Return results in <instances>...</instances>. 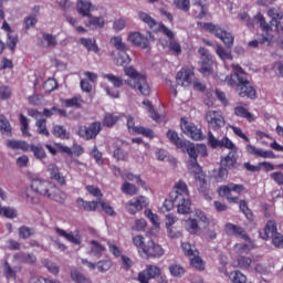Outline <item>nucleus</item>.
I'll return each instance as SVG.
<instances>
[{
  "label": "nucleus",
  "mask_w": 283,
  "mask_h": 283,
  "mask_svg": "<svg viewBox=\"0 0 283 283\" xmlns=\"http://www.w3.org/2000/svg\"><path fill=\"white\" fill-rule=\"evenodd\" d=\"M186 150L188 156L191 158L189 164V170L195 176V180L198 185V190L202 193L206 200H211V196H209V184L207 179H205V172H202V168L198 165V156L205 158L207 156V145L205 144H193L191 142H187Z\"/></svg>",
  "instance_id": "f257e3e1"
},
{
  "label": "nucleus",
  "mask_w": 283,
  "mask_h": 283,
  "mask_svg": "<svg viewBox=\"0 0 283 283\" xmlns=\"http://www.w3.org/2000/svg\"><path fill=\"white\" fill-rule=\"evenodd\" d=\"M31 189L34 191V193L49 198L50 200H54V202H59L60 205H63V202L67 200V195L59 189L54 182L48 179H32Z\"/></svg>",
  "instance_id": "f03ea898"
},
{
  "label": "nucleus",
  "mask_w": 283,
  "mask_h": 283,
  "mask_svg": "<svg viewBox=\"0 0 283 283\" xmlns=\"http://www.w3.org/2000/svg\"><path fill=\"white\" fill-rule=\"evenodd\" d=\"M208 145L212 147V149H218L224 147L229 149V154L221 158V167L224 169H231L235 167V163H238V146L229 137H223L222 139L216 138L213 133H208Z\"/></svg>",
  "instance_id": "7ed1b4c3"
},
{
  "label": "nucleus",
  "mask_w": 283,
  "mask_h": 283,
  "mask_svg": "<svg viewBox=\"0 0 283 283\" xmlns=\"http://www.w3.org/2000/svg\"><path fill=\"white\" fill-rule=\"evenodd\" d=\"M268 15L272 18L270 24L266 23V20H264V15H262L261 13H258L254 17V20L259 22L261 30H263V32H266L268 34V36H264L261 40V43L263 45H271V43H273L274 38L273 35H271V32H277L280 36H283V28L280 25L279 22L280 20H282V13L275 12V9H270L268 11Z\"/></svg>",
  "instance_id": "20e7f679"
},
{
  "label": "nucleus",
  "mask_w": 283,
  "mask_h": 283,
  "mask_svg": "<svg viewBox=\"0 0 283 283\" xmlns=\"http://www.w3.org/2000/svg\"><path fill=\"white\" fill-rule=\"evenodd\" d=\"M233 74L226 77V83L230 87H239V96L241 98H255V88L251 86V83L244 78V71L238 64H232Z\"/></svg>",
  "instance_id": "39448f33"
},
{
  "label": "nucleus",
  "mask_w": 283,
  "mask_h": 283,
  "mask_svg": "<svg viewBox=\"0 0 283 283\" xmlns=\"http://www.w3.org/2000/svg\"><path fill=\"white\" fill-rule=\"evenodd\" d=\"M124 74L128 78L124 80L125 85H128L132 90H138L143 96H149L151 94V88L149 83H147V77L140 74L134 66L124 67Z\"/></svg>",
  "instance_id": "423d86ee"
},
{
  "label": "nucleus",
  "mask_w": 283,
  "mask_h": 283,
  "mask_svg": "<svg viewBox=\"0 0 283 283\" xmlns=\"http://www.w3.org/2000/svg\"><path fill=\"white\" fill-rule=\"evenodd\" d=\"M200 227H209V218L202 210H195L192 216L184 220V229L191 235L200 233Z\"/></svg>",
  "instance_id": "0eeeda50"
},
{
  "label": "nucleus",
  "mask_w": 283,
  "mask_h": 283,
  "mask_svg": "<svg viewBox=\"0 0 283 283\" xmlns=\"http://www.w3.org/2000/svg\"><path fill=\"white\" fill-rule=\"evenodd\" d=\"M159 32L165 34L169 39L167 41L166 39H160L159 43L163 45V48H168L170 52H172L176 56H179V54H182V46H180V43L178 41L174 40V31H171L169 28H167L165 24L159 25Z\"/></svg>",
  "instance_id": "6e6552de"
},
{
  "label": "nucleus",
  "mask_w": 283,
  "mask_h": 283,
  "mask_svg": "<svg viewBox=\"0 0 283 283\" xmlns=\"http://www.w3.org/2000/svg\"><path fill=\"white\" fill-rule=\"evenodd\" d=\"M203 30L210 32V34H214L217 39H220V41H222L226 48H233V41H235V38L231 32H227L222 28L213 23H205Z\"/></svg>",
  "instance_id": "1a4fd4ad"
},
{
  "label": "nucleus",
  "mask_w": 283,
  "mask_h": 283,
  "mask_svg": "<svg viewBox=\"0 0 283 283\" xmlns=\"http://www.w3.org/2000/svg\"><path fill=\"white\" fill-rule=\"evenodd\" d=\"M103 78L113 85L108 86L107 83L103 84L107 96H111V98H120V91H118V88L124 85L125 81L114 74H103Z\"/></svg>",
  "instance_id": "9d476101"
},
{
  "label": "nucleus",
  "mask_w": 283,
  "mask_h": 283,
  "mask_svg": "<svg viewBox=\"0 0 283 283\" xmlns=\"http://www.w3.org/2000/svg\"><path fill=\"white\" fill-rule=\"evenodd\" d=\"M219 196L226 198L228 202H238V196L244 191V186L240 184H229L227 186H221L218 189Z\"/></svg>",
  "instance_id": "9b49d317"
},
{
  "label": "nucleus",
  "mask_w": 283,
  "mask_h": 283,
  "mask_svg": "<svg viewBox=\"0 0 283 283\" xmlns=\"http://www.w3.org/2000/svg\"><path fill=\"white\" fill-rule=\"evenodd\" d=\"M206 122L208 123L209 129H213V132H218V129H222L226 125L224 115L220 111H208L206 113Z\"/></svg>",
  "instance_id": "f8f14e48"
},
{
  "label": "nucleus",
  "mask_w": 283,
  "mask_h": 283,
  "mask_svg": "<svg viewBox=\"0 0 283 283\" xmlns=\"http://www.w3.org/2000/svg\"><path fill=\"white\" fill-rule=\"evenodd\" d=\"M181 130L186 136L191 138L192 140H202L205 136L202 135V130L198 128L197 125H195L191 122H188L187 118H181V124H180Z\"/></svg>",
  "instance_id": "ddd939ff"
},
{
  "label": "nucleus",
  "mask_w": 283,
  "mask_h": 283,
  "mask_svg": "<svg viewBox=\"0 0 283 283\" xmlns=\"http://www.w3.org/2000/svg\"><path fill=\"white\" fill-rule=\"evenodd\" d=\"M101 123L99 122H94L90 126H82L77 130V134L80 138H83L84 140H92L101 134Z\"/></svg>",
  "instance_id": "4468645a"
},
{
  "label": "nucleus",
  "mask_w": 283,
  "mask_h": 283,
  "mask_svg": "<svg viewBox=\"0 0 283 283\" xmlns=\"http://www.w3.org/2000/svg\"><path fill=\"white\" fill-rule=\"evenodd\" d=\"M125 207L128 213H132L134 216L138 213V211H143L145 207H149V198L145 196L133 198L125 205Z\"/></svg>",
  "instance_id": "2eb2a0df"
},
{
  "label": "nucleus",
  "mask_w": 283,
  "mask_h": 283,
  "mask_svg": "<svg viewBox=\"0 0 283 283\" xmlns=\"http://www.w3.org/2000/svg\"><path fill=\"white\" fill-rule=\"evenodd\" d=\"M165 250L163 247L153 240L146 242V248L143 249V258H163Z\"/></svg>",
  "instance_id": "dca6fc26"
},
{
  "label": "nucleus",
  "mask_w": 283,
  "mask_h": 283,
  "mask_svg": "<svg viewBox=\"0 0 283 283\" xmlns=\"http://www.w3.org/2000/svg\"><path fill=\"white\" fill-rule=\"evenodd\" d=\"M176 83L180 87H189L193 83V69H182L177 72Z\"/></svg>",
  "instance_id": "f3484780"
},
{
  "label": "nucleus",
  "mask_w": 283,
  "mask_h": 283,
  "mask_svg": "<svg viewBox=\"0 0 283 283\" xmlns=\"http://www.w3.org/2000/svg\"><path fill=\"white\" fill-rule=\"evenodd\" d=\"M127 127L129 134H142V136H145L146 138H155L156 135L154 134V130L149 128H145L143 126H134V117L127 116Z\"/></svg>",
  "instance_id": "a211bd4d"
},
{
  "label": "nucleus",
  "mask_w": 283,
  "mask_h": 283,
  "mask_svg": "<svg viewBox=\"0 0 283 283\" xmlns=\"http://www.w3.org/2000/svg\"><path fill=\"white\" fill-rule=\"evenodd\" d=\"M170 198L172 200L180 198H189V188L185 181H177L170 192Z\"/></svg>",
  "instance_id": "6ab92c4d"
},
{
  "label": "nucleus",
  "mask_w": 283,
  "mask_h": 283,
  "mask_svg": "<svg viewBox=\"0 0 283 283\" xmlns=\"http://www.w3.org/2000/svg\"><path fill=\"white\" fill-rule=\"evenodd\" d=\"M82 264L87 265L90 271H94V269H97L99 273H107V271L112 269V260H101L97 263H93L87 261L86 259H83Z\"/></svg>",
  "instance_id": "aec40b11"
},
{
  "label": "nucleus",
  "mask_w": 283,
  "mask_h": 283,
  "mask_svg": "<svg viewBox=\"0 0 283 283\" xmlns=\"http://www.w3.org/2000/svg\"><path fill=\"white\" fill-rule=\"evenodd\" d=\"M241 239L243 240V243H237L233 248L234 253L238 255H244L255 247L249 235L242 234Z\"/></svg>",
  "instance_id": "412c9836"
},
{
  "label": "nucleus",
  "mask_w": 283,
  "mask_h": 283,
  "mask_svg": "<svg viewBox=\"0 0 283 283\" xmlns=\"http://www.w3.org/2000/svg\"><path fill=\"white\" fill-rule=\"evenodd\" d=\"M55 231L57 235L65 238L67 242H72V244H81L83 242V237H81L78 230L67 232L61 228H56Z\"/></svg>",
  "instance_id": "4be33fe9"
},
{
  "label": "nucleus",
  "mask_w": 283,
  "mask_h": 283,
  "mask_svg": "<svg viewBox=\"0 0 283 283\" xmlns=\"http://www.w3.org/2000/svg\"><path fill=\"white\" fill-rule=\"evenodd\" d=\"M127 41L133 45H137V48H142L143 50H149V40L138 32L129 33Z\"/></svg>",
  "instance_id": "5701e85b"
},
{
  "label": "nucleus",
  "mask_w": 283,
  "mask_h": 283,
  "mask_svg": "<svg viewBox=\"0 0 283 283\" xmlns=\"http://www.w3.org/2000/svg\"><path fill=\"white\" fill-rule=\"evenodd\" d=\"M120 140H115L112 144H109L108 146V150L112 151L114 158H116V160H128L129 159V154H127V151L123 150L120 148Z\"/></svg>",
  "instance_id": "b1692460"
},
{
  "label": "nucleus",
  "mask_w": 283,
  "mask_h": 283,
  "mask_svg": "<svg viewBox=\"0 0 283 283\" xmlns=\"http://www.w3.org/2000/svg\"><path fill=\"white\" fill-rule=\"evenodd\" d=\"M174 200L176 202L178 213H180L181 216H187V213H191V200L189 199V197H179V199Z\"/></svg>",
  "instance_id": "393cba45"
},
{
  "label": "nucleus",
  "mask_w": 283,
  "mask_h": 283,
  "mask_svg": "<svg viewBox=\"0 0 283 283\" xmlns=\"http://www.w3.org/2000/svg\"><path fill=\"white\" fill-rule=\"evenodd\" d=\"M234 114L239 118H247L249 123L255 122V115L249 112V108H247V104H238L234 107Z\"/></svg>",
  "instance_id": "a878e982"
},
{
  "label": "nucleus",
  "mask_w": 283,
  "mask_h": 283,
  "mask_svg": "<svg viewBox=\"0 0 283 283\" xmlns=\"http://www.w3.org/2000/svg\"><path fill=\"white\" fill-rule=\"evenodd\" d=\"M7 147L9 149H21V151H31L32 145L25 140L9 139L7 140Z\"/></svg>",
  "instance_id": "bb28decb"
},
{
  "label": "nucleus",
  "mask_w": 283,
  "mask_h": 283,
  "mask_svg": "<svg viewBox=\"0 0 283 283\" xmlns=\"http://www.w3.org/2000/svg\"><path fill=\"white\" fill-rule=\"evenodd\" d=\"M48 171L52 178V180H55L59 185H65V176L59 171V167L54 164H50L48 166Z\"/></svg>",
  "instance_id": "cd10ccee"
},
{
  "label": "nucleus",
  "mask_w": 283,
  "mask_h": 283,
  "mask_svg": "<svg viewBox=\"0 0 283 283\" xmlns=\"http://www.w3.org/2000/svg\"><path fill=\"white\" fill-rule=\"evenodd\" d=\"M277 233V226H275V221H268L263 231L260 232V238L262 240H269V238H273Z\"/></svg>",
  "instance_id": "c85d7f7f"
},
{
  "label": "nucleus",
  "mask_w": 283,
  "mask_h": 283,
  "mask_svg": "<svg viewBox=\"0 0 283 283\" xmlns=\"http://www.w3.org/2000/svg\"><path fill=\"white\" fill-rule=\"evenodd\" d=\"M199 72L203 74V76H211L213 74V59L210 57L207 60H200L199 62Z\"/></svg>",
  "instance_id": "c756f323"
},
{
  "label": "nucleus",
  "mask_w": 283,
  "mask_h": 283,
  "mask_svg": "<svg viewBox=\"0 0 283 283\" xmlns=\"http://www.w3.org/2000/svg\"><path fill=\"white\" fill-rule=\"evenodd\" d=\"M39 45L41 48H56V36L50 33H42L39 40Z\"/></svg>",
  "instance_id": "7c9ffc66"
},
{
  "label": "nucleus",
  "mask_w": 283,
  "mask_h": 283,
  "mask_svg": "<svg viewBox=\"0 0 283 283\" xmlns=\"http://www.w3.org/2000/svg\"><path fill=\"white\" fill-rule=\"evenodd\" d=\"M167 138L168 140H170V143H172V145H176L178 149H187V143L180 139L178 133H176L175 130H168Z\"/></svg>",
  "instance_id": "2f4dec72"
},
{
  "label": "nucleus",
  "mask_w": 283,
  "mask_h": 283,
  "mask_svg": "<svg viewBox=\"0 0 283 283\" xmlns=\"http://www.w3.org/2000/svg\"><path fill=\"white\" fill-rule=\"evenodd\" d=\"M76 9L78 14H82L83 17H90L92 2H90V0H77Z\"/></svg>",
  "instance_id": "473e14b6"
},
{
  "label": "nucleus",
  "mask_w": 283,
  "mask_h": 283,
  "mask_svg": "<svg viewBox=\"0 0 283 283\" xmlns=\"http://www.w3.org/2000/svg\"><path fill=\"white\" fill-rule=\"evenodd\" d=\"M143 107L144 109H146L148 116H150L153 120H155L156 123H160V120H163V116L158 115V113L154 111V105L151 104V102H149V99H145L143 102Z\"/></svg>",
  "instance_id": "72a5a7b5"
},
{
  "label": "nucleus",
  "mask_w": 283,
  "mask_h": 283,
  "mask_svg": "<svg viewBox=\"0 0 283 283\" xmlns=\"http://www.w3.org/2000/svg\"><path fill=\"white\" fill-rule=\"evenodd\" d=\"M45 147L53 156H55V154H59V151H61L62 154H72V149L67 146H63V144H46Z\"/></svg>",
  "instance_id": "f704fd0d"
},
{
  "label": "nucleus",
  "mask_w": 283,
  "mask_h": 283,
  "mask_svg": "<svg viewBox=\"0 0 283 283\" xmlns=\"http://www.w3.org/2000/svg\"><path fill=\"white\" fill-rule=\"evenodd\" d=\"M90 251L92 255H95V258H101L103 253H105V245L98 243V241H90Z\"/></svg>",
  "instance_id": "c9c22d12"
},
{
  "label": "nucleus",
  "mask_w": 283,
  "mask_h": 283,
  "mask_svg": "<svg viewBox=\"0 0 283 283\" xmlns=\"http://www.w3.org/2000/svg\"><path fill=\"white\" fill-rule=\"evenodd\" d=\"M189 260H190V266H192L193 269H197V271H205L206 263L202 260V258H200V252H197L196 254L190 256Z\"/></svg>",
  "instance_id": "e433bc0d"
},
{
  "label": "nucleus",
  "mask_w": 283,
  "mask_h": 283,
  "mask_svg": "<svg viewBox=\"0 0 283 283\" xmlns=\"http://www.w3.org/2000/svg\"><path fill=\"white\" fill-rule=\"evenodd\" d=\"M139 19L143 21V23H146V25L150 27L151 29L158 28V30H160V25H163V23L158 24V22H156L155 19L146 12H139Z\"/></svg>",
  "instance_id": "4c0bfd02"
},
{
  "label": "nucleus",
  "mask_w": 283,
  "mask_h": 283,
  "mask_svg": "<svg viewBox=\"0 0 283 283\" xmlns=\"http://www.w3.org/2000/svg\"><path fill=\"white\" fill-rule=\"evenodd\" d=\"M214 52L219 56V59H221V61H233V54H231V51H228L220 44L216 45Z\"/></svg>",
  "instance_id": "58836bf2"
},
{
  "label": "nucleus",
  "mask_w": 283,
  "mask_h": 283,
  "mask_svg": "<svg viewBox=\"0 0 283 283\" xmlns=\"http://www.w3.org/2000/svg\"><path fill=\"white\" fill-rule=\"evenodd\" d=\"M52 134L55 138H61L62 140H67V138H70V133L61 125H54Z\"/></svg>",
  "instance_id": "ea45409f"
},
{
  "label": "nucleus",
  "mask_w": 283,
  "mask_h": 283,
  "mask_svg": "<svg viewBox=\"0 0 283 283\" xmlns=\"http://www.w3.org/2000/svg\"><path fill=\"white\" fill-rule=\"evenodd\" d=\"M20 129L24 138H30L32 134L30 133V119L25 115H20Z\"/></svg>",
  "instance_id": "a19ab883"
},
{
  "label": "nucleus",
  "mask_w": 283,
  "mask_h": 283,
  "mask_svg": "<svg viewBox=\"0 0 283 283\" xmlns=\"http://www.w3.org/2000/svg\"><path fill=\"white\" fill-rule=\"evenodd\" d=\"M232 283H247V275L235 270L231 273L226 274Z\"/></svg>",
  "instance_id": "79ce46f5"
},
{
  "label": "nucleus",
  "mask_w": 283,
  "mask_h": 283,
  "mask_svg": "<svg viewBox=\"0 0 283 283\" xmlns=\"http://www.w3.org/2000/svg\"><path fill=\"white\" fill-rule=\"evenodd\" d=\"M133 244L137 249L139 255H143V250L147 248V242H145V237L140 234L133 237Z\"/></svg>",
  "instance_id": "37998d69"
},
{
  "label": "nucleus",
  "mask_w": 283,
  "mask_h": 283,
  "mask_svg": "<svg viewBox=\"0 0 283 283\" xmlns=\"http://www.w3.org/2000/svg\"><path fill=\"white\" fill-rule=\"evenodd\" d=\"M111 45L118 50V52H127V44L123 42V38L120 35L113 36L111 39Z\"/></svg>",
  "instance_id": "c03bdc74"
},
{
  "label": "nucleus",
  "mask_w": 283,
  "mask_h": 283,
  "mask_svg": "<svg viewBox=\"0 0 283 283\" xmlns=\"http://www.w3.org/2000/svg\"><path fill=\"white\" fill-rule=\"evenodd\" d=\"M77 207L84 209V211H96L98 202L96 201H85L83 199H77Z\"/></svg>",
  "instance_id": "a18cd8bd"
},
{
  "label": "nucleus",
  "mask_w": 283,
  "mask_h": 283,
  "mask_svg": "<svg viewBox=\"0 0 283 283\" xmlns=\"http://www.w3.org/2000/svg\"><path fill=\"white\" fill-rule=\"evenodd\" d=\"M144 216L146 218H148V220H150L153 227H155V229H160V217H158V214L154 213V211H151V209H146L144 211Z\"/></svg>",
  "instance_id": "49530a36"
},
{
  "label": "nucleus",
  "mask_w": 283,
  "mask_h": 283,
  "mask_svg": "<svg viewBox=\"0 0 283 283\" xmlns=\"http://www.w3.org/2000/svg\"><path fill=\"white\" fill-rule=\"evenodd\" d=\"M226 233H228V235H240V238H242V235H247L242 228L232 223L226 224Z\"/></svg>",
  "instance_id": "de8ad7c7"
},
{
  "label": "nucleus",
  "mask_w": 283,
  "mask_h": 283,
  "mask_svg": "<svg viewBox=\"0 0 283 283\" xmlns=\"http://www.w3.org/2000/svg\"><path fill=\"white\" fill-rule=\"evenodd\" d=\"M251 259L247 256H239L238 260L232 262L234 269H249L251 266Z\"/></svg>",
  "instance_id": "09e8293b"
},
{
  "label": "nucleus",
  "mask_w": 283,
  "mask_h": 283,
  "mask_svg": "<svg viewBox=\"0 0 283 283\" xmlns=\"http://www.w3.org/2000/svg\"><path fill=\"white\" fill-rule=\"evenodd\" d=\"M168 271L172 277H182L185 275V268L178 263L169 265Z\"/></svg>",
  "instance_id": "8fccbe9b"
},
{
  "label": "nucleus",
  "mask_w": 283,
  "mask_h": 283,
  "mask_svg": "<svg viewBox=\"0 0 283 283\" xmlns=\"http://www.w3.org/2000/svg\"><path fill=\"white\" fill-rule=\"evenodd\" d=\"M81 43L88 50V52H95V54H97L98 45L96 44V40L82 38Z\"/></svg>",
  "instance_id": "3c124183"
},
{
  "label": "nucleus",
  "mask_w": 283,
  "mask_h": 283,
  "mask_svg": "<svg viewBox=\"0 0 283 283\" xmlns=\"http://www.w3.org/2000/svg\"><path fill=\"white\" fill-rule=\"evenodd\" d=\"M0 132L4 136L12 134V126H10V122H8L3 115H0Z\"/></svg>",
  "instance_id": "603ef678"
},
{
  "label": "nucleus",
  "mask_w": 283,
  "mask_h": 283,
  "mask_svg": "<svg viewBox=\"0 0 283 283\" xmlns=\"http://www.w3.org/2000/svg\"><path fill=\"white\" fill-rule=\"evenodd\" d=\"M105 25V20L103 18L93 17L90 18L86 23V28H91V30H96V28H103Z\"/></svg>",
  "instance_id": "864d4df0"
},
{
  "label": "nucleus",
  "mask_w": 283,
  "mask_h": 283,
  "mask_svg": "<svg viewBox=\"0 0 283 283\" xmlns=\"http://www.w3.org/2000/svg\"><path fill=\"white\" fill-rule=\"evenodd\" d=\"M31 151H32L34 158H36V160H45V158L48 156L45 154V149H43V147L36 146L34 144L31 145Z\"/></svg>",
  "instance_id": "5fc2aeb1"
},
{
  "label": "nucleus",
  "mask_w": 283,
  "mask_h": 283,
  "mask_svg": "<svg viewBox=\"0 0 283 283\" xmlns=\"http://www.w3.org/2000/svg\"><path fill=\"white\" fill-rule=\"evenodd\" d=\"M122 178L123 180H130L132 182H136V185H140V187H145V181L140 179V176H136L132 172H123Z\"/></svg>",
  "instance_id": "6e6d98bb"
},
{
  "label": "nucleus",
  "mask_w": 283,
  "mask_h": 283,
  "mask_svg": "<svg viewBox=\"0 0 283 283\" xmlns=\"http://www.w3.org/2000/svg\"><path fill=\"white\" fill-rule=\"evenodd\" d=\"M71 280H73V282L75 283H91L88 277H86L85 275H83V273L76 270H73L71 272Z\"/></svg>",
  "instance_id": "4d7b16f0"
},
{
  "label": "nucleus",
  "mask_w": 283,
  "mask_h": 283,
  "mask_svg": "<svg viewBox=\"0 0 283 283\" xmlns=\"http://www.w3.org/2000/svg\"><path fill=\"white\" fill-rule=\"evenodd\" d=\"M120 116L115 114H106L103 120V125L105 127H114L116 123H118Z\"/></svg>",
  "instance_id": "13d9d810"
},
{
  "label": "nucleus",
  "mask_w": 283,
  "mask_h": 283,
  "mask_svg": "<svg viewBox=\"0 0 283 283\" xmlns=\"http://www.w3.org/2000/svg\"><path fill=\"white\" fill-rule=\"evenodd\" d=\"M122 191L127 196H136V193H138V188L134 186V184L124 182L122 185Z\"/></svg>",
  "instance_id": "bf43d9fd"
},
{
  "label": "nucleus",
  "mask_w": 283,
  "mask_h": 283,
  "mask_svg": "<svg viewBox=\"0 0 283 283\" xmlns=\"http://www.w3.org/2000/svg\"><path fill=\"white\" fill-rule=\"evenodd\" d=\"M181 249L187 258H193L198 253V250L188 242L181 243Z\"/></svg>",
  "instance_id": "052dcab7"
},
{
  "label": "nucleus",
  "mask_w": 283,
  "mask_h": 283,
  "mask_svg": "<svg viewBox=\"0 0 283 283\" xmlns=\"http://www.w3.org/2000/svg\"><path fill=\"white\" fill-rule=\"evenodd\" d=\"M117 65H129L132 63V57L127 54V51H119V56L116 59Z\"/></svg>",
  "instance_id": "680f3d73"
},
{
  "label": "nucleus",
  "mask_w": 283,
  "mask_h": 283,
  "mask_svg": "<svg viewBox=\"0 0 283 283\" xmlns=\"http://www.w3.org/2000/svg\"><path fill=\"white\" fill-rule=\"evenodd\" d=\"M174 6L182 12H189V9L191 8V2L190 0H174Z\"/></svg>",
  "instance_id": "e2e57ef3"
},
{
  "label": "nucleus",
  "mask_w": 283,
  "mask_h": 283,
  "mask_svg": "<svg viewBox=\"0 0 283 283\" xmlns=\"http://www.w3.org/2000/svg\"><path fill=\"white\" fill-rule=\"evenodd\" d=\"M133 231H145L147 229V220L145 219H136L130 226Z\"/></svg>",
  "instance_id": "0e129e2a"
},
{
  "label": "nucleus",
  "mask_w": 283,
  "mask_h": 283,
  "mask_svg": "<svg viewBox=\"0 0 283 283\" xmlns=\"http://www.w3.org/2000/svg\"><path fill=\"white\" fill-rule=\"evenodd\" d=\"M35 127H38V134H41L42 136H50V130H48L45 119H38Z\"/></svg>",
  "instance_id": "69168bd1"
},
{
  "label": "nucleus",
  "mask_w": 283,
  "mask_h": 283,
  "mask_svg": "<svg viewBox=\"0 0 283 283\" xmlns=\"http://www.w3.org/2000/svg\"><path fill=\"white\" fill-rule=\"evenodd\" d=\"M62 103L64 107H81V105H83V99L81 97H73L64 99Z\"/></svg>",
  "instance_id": "338daca9"
},
{
  "label": "nucleus",
  "mask_w": 283,
  "mask_h": 283,
  "mask_svg": "<svg viewBox=\"0 0 283 283\" xmlns=\"http://www.w3.org/2000/svg\"><path fill=\"white\" fill-rule=\"evenodd\" d=\"M4 216L6 218H17V210L14 208L0 206V216Z\"/></svg>",
  "instance_id": "774afa93"
}]
</instances>
